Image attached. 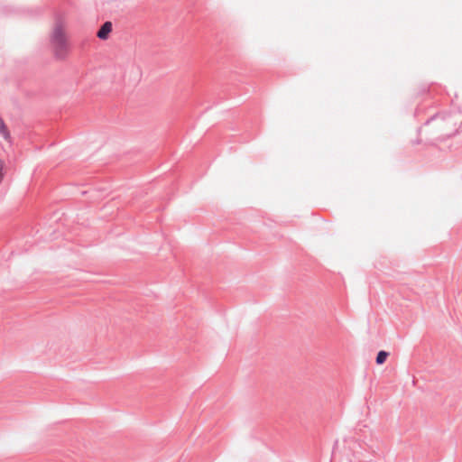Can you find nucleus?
<instances>
[{
  "mask_svg": "<svg viewBox=\"0 0 462 462\" xmlns=\"http://www.w3.org/2000/svg\"><path fill=\"white\" fill-rule=\"evenodd\" d=\"M50 42L54 58L58 60H65L70 54L71 43L65 25L57 23L50 35Z\"/></svg>",
  "mask_w": 462,
  "mask_h": 462,
  "instance_id": "f257e3e1",
  "label": "nucleus"
},
{
  "mask_svg": "<svg viewBox=\"0 0 462 462\" xmlns=\"http://www.w3.org/2000/svg\"><path fill=\"white\" fill-rule=\"evenodd\" d=\"M112 32V23L106 22L98 30L97 36L101 40H106Z\"/></svg>",
  "mask_w": 462,
  "mask_h": 462,
  "instance_id": "f03ea898",
  "label": "nucleus"
},
{
  "mask_svg": "<svg viewBox=\"0 0 462 462\" xmlns=\"http://www.w3.org/2000/svg\"><path fill=\"white\" fill-rule=\"evenodd\" d=\"M0 134L7 141L10 140V133L3 121L0 122Z\"/></svg>",
  "mask_w": 462,
  "mask_h": 462,
  "instance_id": "7ed1b4c3",
  "label": "nucleus"
},
{
  "mask_svg": "<svg viewBox=\"0 0 462 462\" xmlns=\"http://www.w3.org/2000/svg\"><path fill=\"white\" fill-rule=\"evenodd\" d=\"M388 356V353L385 352V351H380L378 354H377V356H376V363L378 365H382L385 362L386 358Z\"/></svg>",
  "mask_w": 462,
  "mask_h": 462,
  "instance_id": "20e7f679",
  "label": "nucleus"
},
{
  "mask_svg": "<svg viewBox=\"0 0 462 462\" xmlns=\"http://www.w3.org/2000/svg\"><path fill=\"white\" fill-rule=\"evenodd\" d=\"M4 166H5L4 162L2 160H0V181L2 180L3 176H4V173H3Z\"/></svg>",
  "mask_w": 462,
  "mask_h": 462,
  "instance_id": "39448f33",
  "label": "nucleus"
}]
</instances>
